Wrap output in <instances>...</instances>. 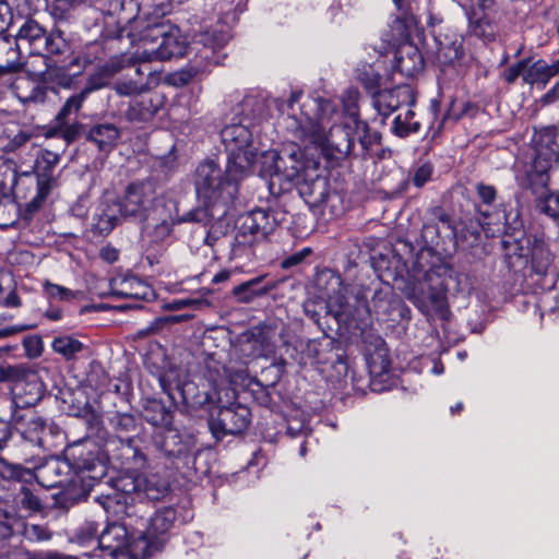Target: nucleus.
I'll use <instances>...</instances> for the list:
<instances>
[{
  "mask_svg": "<svg viewBox=\"0 0 559 559\" xmlns=\"http://www.w3.org/2000/svg\"><path fill=\"white\" fill-rule=\"evenodd\" d=\"M134 7V0H108V3L97 5L103 14L117 16L116 27H107L105 36L118 40L126 36L129 44L135 46L134 51L123 52L105 64L109 75L140 62L165 61L182 57L186 52V40L177 26L144 16L124 15L127 10L132 11Z\"/></svg>",
  "mask_w": 559,
  "mask_h": 559,
  "instance_id": "f257e3e1",
  "label": "nucleus"
},
{
  "mask_svg": "<svg viewBox=\"0 0 559 559\" xmlns=\"http://www.w3.org/2000/svg\"><path fill=\"white\" fill-rule=\"evenodd\" d=\"M221 139L227 153L225 170L214 160L201 163L194 183L199 199L228 207L238 193L239 182L253 173L258 153L252 132L242 121L225 126Z\"/></svg>",
  "mask_w": 559,
  "mask_h": 559,
  "instance_id": "f03ea898",
  "label": "nucleus"
},
{
  "mask_svg": "<svg viewBox=\"0 0 559 559\" xmlns=\"http://www.w3.org/2000/svg\"><path fill=\"white\" fill-rule=\"evenodd\" d=\"M302 97L301 90H293L286 106L288 108V117L296 120L302 126L304 120L309 122H316L320 133L324 134L323 145L325 150L330 151V154L334 158H342L349 155L353 152L355 138L352 133V123L346 120L341 126H331L329 122L334 115H336L335 106L332 102L326 99H313L309 104H302L298 110L295 105L300 102Z\"/></svg>",
  "mask_w": 559,
  "mask_h": 559,
  "instance_id": "7ed1b4c3",
  "label": "nucleus"
},
{
  "mask_svg": "<svg viewBox=\"0 0 559 559\" xmlns=\"http://www.w3.org/2000/svg\"><path fill=\"white\" fill-rule=\"evenodd\" d=\"M533 141L531 154L515 164V178L536 194L547 188L549 174L559 164V130L544 128L535 133Z\"/></svg>",
  "mask_w": 559,
  "mask_h": 559,
  "instance_id": "20e7f679",
  "label": "nucleus"
},
{
  "mask_svg": "<svg viewBox=\"0 0 559 559\" xmlns=\"http://www.w3.org/2000/svg\"><path fill=\"white\" fill-rule=\"evenodd\" d=\"M204 206L190 210L183 215L178 213V204L170 199L167 203L159 205L156 212L150 216L148 226L152 225L151 235L155 241H164L170 236L173 227L180 223L207 224L211 219L221 218L226 215L227 207L215 205L202 200Z\"/></svg>",
  "mask_w": 559,
  "mask_h": 559,
  "instance_id": "39448f33",
  "label": "nucleus"
},
{
  "mask_svg": "<svg viewBox=\"0 0 559 559\" xmlns=\"http://www.w3.org/2000/svg\"><path fill=\"white\" fill-rule=\"evenodd\" d=\"M171 198L158 191L153 180L135 181L127 186L122 198L115 203L119 213L124 217H134L141 222L150 219L159 205L167 203Z\"/></svg>",
  "mask_w": 559,
  "mask_h": 559,
  "instance_id": "423d86ee",
  "label": "nucleus"
},
{
  "mask_svg": "<svg viewBox=\"0 0 559 559\" xmlns=\"http://www.w3.org/2000/svg\"><path fill=\"white\" fill-rule=\"evenodd\" d=\"M221 393L219 391L217 401L210 411L209 418L210 430L216 440L245 431L250 424L251 416L247 406L229 402L230 399H235L234 391L225 390L226 403H224Z\"/></svg>",
  "mask_w": 559,
  "mask_h": 559,
  "instance_id": "0eeeda50",
  "label": "nucleus"
},
{
  "mask_svg": "<svg viewBox=\"0 0 559 559\" xmlns=\"http://www.w3.org/2000/svg\"><path fill=\"white\" fill-rule=\"evenodd\" d=\"M21 49L43 57L59 56L66 52L68 44L60 32L48 33L34 19H24L14 36Z\"/></svg>",
  "mask_w": 559,
  "mask_h": 559,
  "instance_id": "6e6552de",
  "label": "nucleus"
},
{
  "mask_svg": "<svg viewBox=\"0 0 559 559\" xmlns=\"http://www.w3.org/2000/svg\"><path fill=\"white\" fill-rule=\"evenodd\" d=\"M176 520L173 508H164L150 518L145 530L136 528L135 542L131 545V556L134 559L150 557L162 544L159 535L169 531Z\"/></svg>",
  "mask_w": 559,
  "mask_h": 559,
  "instance_id": "1a4fd4ad",
  "label": "nucleus"
},
{
  "mask_svg": "<svg viewBox=\"0 0 559 559\" xmlns=\"http://www.w3.org/2000/svg\"><path fill=\"white\" fill-rule=\"evenodd\" d=\"M276 226L274 213L263 209L253 210L240 217L235 240L240 246H250L259 237L265 238L272 234Z\"/></svg>",
  "mask_w": 559,
  "mask_h": 559,
  "instance_id": "9d476101",
  "label": "nucleus"
},
{
  "mask_svg": "<svg viewBox=\"0 0 559 559\" xmlns=\"http://www.w3.org/2000/svg\"><path fill=\"white\" fill-rule=\"evenodd\" d=\"M335 282L338 289L329 296L326 301L328 313L333 316L338 323L350 325L368 312L366 301L357 296L348 295L347 288L342 286L338 277L335 278Z\"/></svg>",
  "mask_w": 559,
  "mask_h": 559,
  "instance_id": "9b49d317",
  "label": "nucleus"
},
{
  "mask_svg": "<svg viewBox=\"0 0 559 559\" xmlns=\"http://www.w3.org/2000/svg\"><path fill=\"white\" fill-rule=\"evenodd\" d=\"M116 487L121 493L107 495L100 497L98 501L107 514L122 519L123 515L129 516L128 500L134 501L131 496L134 495L141 499L140 475H123L116 480Z\"/></svg>",
  "mask_w": 559,
  "mask_h": 559,
  "instance_id": "f8f14e48",
  "label": "nucleus"
},
{
  "mask_svg": "<svg viewBox=\"0 0 559 559\" xmlns=\"http://www.w3.org/2000/svg\"><path fill=\"white\" fill-rule=\"evenodd\" d=\"M136 536L129 540L126 524L112 522L102 532L98 538H95V546L107 550L111 556H118L127 550L131 555V545Z\"/></svg>",
  "mask_w": 559,
  "mask_h": 559,
  "instance_id": "ddd939ff",
  "label": "nucleus"
},
{
  "mask_svg": "<svg viewBox=\"0 0 559 559\" xmlns=\"http://www.w3.org/2000/svg\"><path fill=\"white\" fill-rule=\"evenodd\" d=\"M528 253L527 261L531 270L539 276L549 274L554 269L555 257L548 248L544 239L534 237L527 239Z\"/></svg>",
  "mask_w": 559,
  "mask_h": 559,
  "instance_id": "4468645a",
  "label": "nucleus"
},
{
  "mask_svg": "<svg viewBox=\"0 0 559 559\" xmlns=\"http://www.w3.org/2000/svg\"><path fill=\"white\" fill-rule=\"evenodd\" d=\"M153 441L155 447L167 456H179L190 447V441L183 439L179 430L171 425L155 432Z\"/></svg>",
  "mask_w": 559,
  "mask_h": 559,
  "instance_id": "2eb2a0df",
  "label": "nucleus"
},
{
  "mask_svg": "<svg viewBox=\"0 0 559 559\" xmlns=\"http://www.w3.org/2000/svg\"><path fill=\"white\" fill-rule=\"evenodd\" d=\"M111 294L122 298L150 299L152 287L136 276L116 277L110 282Z\"/></svg>",
  "mask_w": 559,
  "mask_h": 559,
  "instance_id": "dca6fc26",
  "label": "nucleus"
},
{
  "mask_svg": "<svg viewBox=\"0 0 559 559\" xmlns=\"http://www.w3.org/2000/svg\"><path fill=\"white\" fill-rule=\"evenodd\" d=\"M414 103L409 86H399L392 90L379 91L373 96V104L378 112L384 117L396 110L402 103Z\"/></svg>",
  "mask_w": 559,
  "mask_h": 559,
  "instance_id": "f3484780",
  "label": "nucleus"
},
{
  "mask_svg": "<svg viewBox=\"0 0 559 559\" xmlns=\"http://www.w3.org/2000/svg\"><path fill=\"white\" fill-rule=\"evenodd\" d=\"M69 472L68 462L50 457L36 468L34 476L41 486L53 488L62 485L63 478Z\"/></svg>",
  "mask_w": 559,
  "mask_h": 559,
  "instance_id": "a211bd4d",
  "label": "nucleus"
},
{
  "mask_svg": "<svg viewBox=\"0 0 559 559\" xmlns=\"http://www.w3.org/2000/svg\"><path fill=\"white\" fill-rule=\"evenodd\" d=\"M162 99L158 95H147L130 103L124 117L130 122H146L159 110Z\"/></svg>",
  "mask_w": 559,
  "mask_h": 559,
  "instance_id": "6ab92c4d",
  "label": "nucleus"
},
{
  "mask_svg": "<svg viewBox=\"0 0 559 559\" xmlns=\"http://www.w3.org/2000/svg\"><path fill=\"white\" fill-rule=\"evenodd\" d=\"M394 67L403 75L413 76L423 69L424 59L416 46L404 44L395 52Z\"/></svg>",
  "mask_w": 559,
  "mask_h": 559,
  "instance_id": "aec40b11",
  "label": "nucleus"
},
{
  "mask_svg": "<svg viewBox=\"0 0 559 559\" xmlns=\"http://www.w3.org/2000/svg\"><path fill=\"white\" fill-rule=\"evenodd\" d=\"M280 159V152L276 150H267L261 154L259 176L265 181L270 194L274 197L280 195V175L277 162Z\"/></svg>",
  "mask_w": 559,
  "mask_h": 559,
  "instance_id": "412c9836",
  "label": "nucleus"
},
{
  "mask_svg": "<svg viewBox=\"0 0 559 559\" xmlns=\"http://www.w3.org/2000/svg\"><path fill=\"white\" fill-rule=\"evenodd\" d=\"M21 47L11 36H0V74L16 72L23 68Z\"/></svg>",
  "mask_w": 559,
  "mask_h": 559,
  "instance_id": "4be33fe9",
  "label": "nucleus"
},
{
  "mask_svg": "<svg viewBox=\"0 0 559 559\" xmlns=\"http://www.w3.org/2000/svg\"><path fill=\"white\" fill-rule=\"evenodd\" d=\"M241 352L251 357H266L274 352L264 331L254 329L241 335Z\"/></svg>",
  "mask_w": 559,
  "mask_h": 559,
  "instance_id": "5701e85b",
  "label": "nucleus"
},
{
  "mask_svg": "<svg viewBox=\"0 0 559 559\" xmlns=\"http://www.w3.org/2000/svg\"><path fill=\"white\" fill-rule=\"evenodd\" d=\"M119 136L120 131L114 123H97L88 130L86 140L94 143L99 151L109 152Z\"/></svg>",
  "mask_w": 559,
  "mask_h": 559,
  "instance_id": "b1692460",
  "label": "nucleus"
},
{
  "mask_svg": "<svg viewBox=\"0 0 559 559\" xmlns=\"http://www.w3.org/2000/svg\"><path fill=\"white\" fill-rule=\"evenodd\" d=\"M559 73V59L548 64L545 60L539 59L530 64L527 61L523 81L527 84H542L545 86L548 81Z\"/></svg>",
  "mask_w": 559,
  "mask_h": 559,
  "instance_id": "393cba45",
  "label": "nucleus"
},
{
  "mask_svg": "<svg viewBox=\"0 0 559 559\" xmlns=\"http://www.w3.org/2000/svg\"><path fill=\"white\" fill-rule=\"evenodd\" d=\"M142 416L147 423L162 429L173 424L174 412L162 401L150 400L143 407Z\"/></svg>",
  "mask_w": 559,
  "mask_h": 559,
  "instance_id": "a878e982",
  "label": "nucleus"
},
{
  "mask_svg": "<svg viewBox=\"0 0 559 559\" xmlns=\"http://www.w3.org/2000/svg\"><path fill=\"white\" fill-rule=\"evenodd\" d=\"M57 179L56 177H46L45 174L41 176H36V194L35 197L26 204L25 216L26 218L31 217L35 212H37L46 202L47 197L49 195L52 188L56 186Z\"/></svg>",
  "mask_w": 559,
  "mask_h": 559,
  "instance_id": "bb28decb",
  "label": "nucleus"
},
{
  "mask_svg": "<svg viewBox=\"0 0 559 559\" xmlns=\"http://www.w3.org/2000/svg\"><path fill=\"white\" fill-rule=\"evenodd\" d=\"M141 499L148 500L162 499L169 489L168 483L157 474L140 475Z\"/></svg>",
  "mask_w": 559,
  "mask_h": 559,
  "instance_id": "cd10ccee",
  "label": "nucleus"
},
{
  "mask_svg": "<svg viewBox=\"0 0 559 559\" xmlns=\"http://www.w3.org/2000/svg\"><path fill=\"white\" fill-rule=\"evenodd\" d=\"M261 282V277L245 282L236 286L233 289V294L239 301L249 302L253 299V297L265 295L274 287V284H271L270 282L263 286H260Z\"/></svg>",
  "mask_w": 559,
  "mask_h": 559,
  "instance_id": "c85d7f7f",
  "label": "nucleus"
},
{
  "mask_svg": "<svg viewBox=\"0 0 559 559\" xmlns=\"http://www.w3.org/2000/svg\"><path fill=\"white\" fill-rule=\"evenodd\" d=\"M51 433L52 426H48L40 417H32L27 421L26 428L22 431V436L25 440L39 447L45 445L46 437Z\"/></svg>",
  "mask_w": 559,
  "mask_h": 559,
  "instance_id": "c756f323",
  "label": "nucleus"
},
{
  "mask_svg": "<svg viewBox=\"0 0 559 559\" xmlns=\"http://www.w3.org/2000/svg\"><path fill=\"white\" fill-rule=\"evenodd\" d=\"M96 88L97 87L95 86H85L80 92L68 97L58 111L55 120H63L66 118H72V116H75L81 110L87 96Z\"/></svg>",
  "mask_w": 559,
  "mask_h": 559,
  "instance_id": "7c9ffc66",
  "label": "nucleus"
},
{
  "mask_svg": "<svg viewBox=\"0 0 559 559\" xmlns=\"http://www.w3.org/2000/svg\"><path fill=\"white\" fill-rule=\"evenodd\" d=\"M117 213H119V207L115 206V203L112 206L107 205L96 215L95 228L103 235L109 234L119 223Z\"/></svg>",
  "mask_w": 559,
  "mask_h": 559,
  "instance_id": "2f4dec72",
  "label": "nucleus"
},
{
  "mask_svg": "<svg viewBox=\"0 0 559 559\" xmlns=\"http://www.w3.org/2000/svg\"><path fill=\"white\" fill-rule=\"evenodd\" d=\"M536 209L559 224V191L540 194L536 199Z\"/></svg>",
  "mask_w": 559,
  "mask_h": 559,
  "instance_id": "473e14b6",
  "label": "nucleus"
},
{
  "mask_svg": "<svg viewBox=\"0 0 559 559\" xmlns=\"http://www.w3.org/2000/svg\"><path fill=\"white\" fill-rule=\"evenodd\" d=\"M420 124L414 120V111L407 109L405 114H399L393 121V131L396 135L405 138L419 131Z\"/></svg>",
  "mask_w": 559,
  "mask_h": 559,
  "instance_id": "72a5a7b5",
  "label": "nucleus"
},
{
  "mask_svg": "<svg viewBox=\"0 0 559 559\" xmlns=\"http://www.w3.org/2000/svg\"><path fill=\"white\" fill-rule=\"evenodd\" d=\"M51 347L56 353L62 355L67 360H70L82 350L83 344L73 337L60 336L52 341Z\"/></svg>",
  "mask_w": 559,
  "mask_h": 559,
  "instance_id": "f704fd0d",
  "label": "nucleus"
},
{
  "mask_svg": "<svg viewBox=\"0 0 559 559\" xmlns=\"http://www.w3.org/2000/svg\"><path fill=\"white\" fill-rule=\"evenodd\" d=\"M60 160V154L50 150H43L36 158L35 171L36 176L55 177L53 169Z\"/></svg>",
  "mask_w": 559,
  "mask_h": 559,
  "instance_id": "c9c22d12",
  "label": "nucleus"
},
{
  "mask_svg": "<svg viewBox=\"0 0 559 559\" xmlns=\"http://www.w3.org/2000/svg\"><path fill=\"white\" fill-rule=\"evenodd\" d=\"M33 473L31 469L9 462L8 460L0 457V477L7 480H25L27 477H32Z\"/></svg>",
  "mask_w": 559,
  "mask_h": 559,
  "instance_id": "e433bc0d",
  "label": "nucleus"
},
{
  "mask_svg": "<svg viewBox=\"0 0 559 559\" xmlns=\"http://www.w3.org/2000/svg\"><path fill=\"white\" fill-rule=\"evenodd\" d=\"M19 205L9 198L0 199V228L4 229L15 224L19 217Z\"/></svg>",
  "mask_w": 559,
  "mask_h": 559,
  "instance_id": "4c0bfd02",
  "label": "nucleus"
},
{
  "mask_svg": "<svg viewBox=\"0 0 559 559\" xmlns=\"http://www.w3.org/2000/svg\"><path fill=\"white\" fill-rule=\"evenodd\" d=\"M55 121H56L57 132L68 143L75 141L80 136L82 124L80 122L75 121L74 118H66L63 120H55Z\"/></svg>",
  "mask_w": 559,
  "mask_h": 559,
  "instance_id": "58836bf2",
  "label": "nucleus"
},
{
  "mask_svg": "<svg viewBox=\"0 0 559 559\" xmlns=\"http://www.w3.org/2000/svg\"><path fill=\"white\" fill-rule=\"evenodd\" d=\"M380 79L381 76L371 66L364 67L357 73V80L372 96L379 92Z\"/></svg>",
  "mask_w": 559,
  "mask_h": 559,
  "instance_id": "ea45409f",
  "label": "nucleus"
},
{
  "mask_svg": "<svg viewBox=\"0 0 559 559\" xmlns=\"http://www.w3.org/2000/svg\"><path fill=\"white\" fill-rule=\"evenodd\" d=\"M109 420L117 432L128 433L136 430V420L132 414L116 412Z\"/></svg>",
  "mask_w": 559,
  "mask_h": 559,
  "instance_id": "a19ab883",
  "label": "nucleus"
},
{
  "mask_svg": "<svg viewBox=\"0 0 559 559\" xmlns=\"http://www.w3.org/2000/svg\"><path fill=\"white\" fill-rule=\"evenodd\" d=\"M358 100L359 92L356 88L349 87L343 93L342 104L346 120L358 118Z\"/></svg>",
  "mask_w": 559,
  "mask_h": 559,
  "instance_id": "79ce46f5",
  "label": "nucleus"
},
{
  "mask_svg": "<svg viewBox=\"0 0 559 559\" xmlns=\"http://www.w3.org/2000/svg\"><path fill=\"white\" fill-rule=\"evenodd\" d=\"M352 123V133L355 138V142H359L362 150H367L371 144V136L369 134L368 126L365 121H361L358 118H353L348 120Z\"/></svg>",
  "mask_w": 559,
  "mask_h": 559,
  "instance_id": "37998d69",
  "label": "nucleus"
},
{
  "mask_svg": "<svg viewBox=\"0 0 559 559\" xmlns=\"http://www.w3.org/2000/svg\"><path fill=\"white\" fill-rule=\"evenodd\" d=\"M20 503L22 508L32 511L38 512L43 509V502L38 496H36L28 487L22 486L20 493Z\"/></svg>",
  "mask_w": 559,
  "mask_h": 559,
  "instance_id": "c03bdc74",
  "label": "nucleus"
},
{
  "mask_svg": "<svg viewBox=\"0 0 559 559\" xmlns=\"http://www.w3.org/2000/svg\"><path fill=\"white\" fill-rule=\"evenodd\" d=\"M211 304L206 299L202 298H185V299H178L174 300L171 302H168L164 306L166 310L176 311L181 310L188 307H192L195 309H200L202 307H209Z\"/></svg>",
  "mask_w": 559,
  "mask_h": 559,
  "instance_id": "a18cd8bd",
  "label": "nucleus"
},
{
  "mask_svg": "<svg viewBox=\"0 0 559 559\" xmlns=\"http://www.w3.org/2000/svg\"><path fill=\"white\" fill-rule=\"evenodd\" d=\"M145 83L139 80H128L118 82L115 85V91L120 96H131L140 94L144 91Z\"/></svg>",
  "mask_w": 559,
  "mask_h": 559,
  "instance_id": "49530a36",
  "label": "nucleus"
},
{
  "mask_svg": "<svg viewBox=\"0 0 559 559\" xmlns=\"http://www.w3.org/2000/svg\"><path fill=\"white\" fill-rule=\"evenodd\" d=\"M25 537L31 542H45L51 538L50 531L39 524H29L24 528Z\"/></svg>",
  "mask_w": 559,
  "mask_h": 559,
  "instance_id": "de8ad7c7",
  "label": "nucleus"
},
{
  "mask_svg": "<svg viewBox=\"0 0 559 559\" xmlns=\"http://www.w3.org/2000/svg\"><path fill=\"white\" fill-rule=\"evenodd\" d=\"M201 40L205 46H210L213 49H217L225 46L228 43L229 35L225 32L205 33L202 35Z\"/></svg>",
  "mask_w": 559,
  "mask_h": 559,
  "instance_id": "09e8293b",
  "label": "nucleus"
},
{
  "mask_svg": "<svg viewBox=\"0 0 559 559\" xmlns=\"http://www.w3.org/2000/svg\"><path fill=\"white\" fill-rule=\"evenodd\" d=\"M80 545L85 546L88 544L95 545V538H98L97 526L95 523H86L81 527L76 535Z\"/></svg>",
  "mask_w": 559,
  "mask_h": 559,
  "instance_id": "8fccbe9b",
  "label": "nucleus"
},
{
  "mask_svg": "<svg viewBox=\"0 0 559 559\" xmlns=\"http://www.w3.org/2000/svg\"><path fill=\"white\" fill-rule=\"evenodd\" d=\"M44 287H45L46 293L51 298H55L58 300H69L73 297V293L64 286L47 282Z\"/></svg>",
  "mask_w": 559,
  "mask_h": 559,
  "instance_id": "3c124183",
  "label": "nucleus"
},
{
  "mask_svg": "<svg viewBox=\"0 0 559 559\" xmlns=\"http://www.w3.org/2000/svg\"><path fill=\"white\" fill-rule=\"evenodd\" d=\"M24 348L28 357L37 358L43 353V341L39 336H28L23 340Z\"/></svg>",
  "mask_w": 559,
  "mask_h": 559,
  "instance_id": "603ef678",
  "label": "nucleus"
},
{
  "mask_svg": "<svg viewBox=\"0 0 559 559\" xmlns=\"http://www.w3.org/2000/svg\"><path fill=\"white\" fill-rule=\"evenodd\" d=\"M432 175V166L430 164L420 165L413 176V183L420 188L425 186L431 178Z\"/></svg>",
  "mask_w": 559,
  "mask_h": 559,
  "instance_id": "864d4df0",
  "label": "nucleus"
},
{
  "mask_svg": "<svg viewBox=\"0 0 559 559\" xmlns=\"http://www.w3.org/2000/svg\"><path fill=\"white\" fill-rule=\"evenodd\" d=\"M527 60H521L504 71L503 78L508 83H513L519 76L523 78Z\"/></svg>",
  "mask_w": 559,
  "mask_h": 559,
  "instance_id": "5fc2aeb1",
  "label": "nucleus"
},
{
  "mask_svg": "<svg viewBox=\"0 0 559 559\" xmlns=\"http://www.w3.org/2000/svg\"><path fill=\"white\" fill-rule=\"evenodd\" d=\"M274 395L280 396V393L272 383L270 386L262 389L257 399L262 405L272 408L275 405Z\"/></svg>",
  "mask_w": 559,
  "mask_h": 559,
  "instance_id": "6e6d98bb",
  "label": "nucleus"
},
{
  "mask_svg": "<svg viewBox=\"0 0 559 559\" xmlns=\"http://www.w3.org/2000/svg\"><path fill=\"white\" fill-rule=\"evenodd\" d=\"M165 320L158 317L150 322L145 328L138 331L139 337H146L148 335L157 334L165 329Z\"/></svg>",
  "mask_w": 559,
  "mask_h": 559,
  "instance_id": "4d7b16f0",
  "label": "nucleus"
},
{
  "mask_svg": "<svg viewBox=\"0 0 559 559\" xmlns=\"http://www.w3.org/2000/svg\"><path fill=\"white\" fill-rule=\"evenodd\" d=\"M286 433L289 435L290 437H295L304 431L306 427V415L300 414L298 419H286Z\"/></svg>",
  "mask_w": 559,
  "mask_h": 559,
  "instance_id": "13d9d810",
  "label": "nucleus"
},
{
  "mask_svg": "<svg viewBox=\"0 0 559 559\" xmlns=\"http://www.w3.org/2000/svg\"><path fill=\"white\" fill-rule=\"evenodd\" d=\"M477 193L485 204H492L496 200L497 192L492 186L479 183L477 186Z\"/></svg>",
  "mask_w": 559,
  "mask_h": 559,
  "instance_id": "bf43d9fd",
  "label": "nucleus"
},
{
  "mask_svg": "<svg viewBox=\"0 0 559 559\" xmlns=\"http://www.w3.org/2000/svg\"><path fill=\"white\" fill-rule=\"evenodd\" d=\"M195 75V71L192 69L181 70L171 75V83L177 86H185L190 83Z\"/></svg>",
  "mask_w": 559,
  "mask_h": 559,
  "instance_id": "052dcab7",
  "label": "nucleus"
},
{
  "mask_svg": "<svg viewBox=\"0 0 559 559\" xmlns=\"http://www.w3.org/2000/svg\"><path fill=\"white\" fill-rule=\"evenodd\" d=\"M309 253H310V249L305 248V249L300 250L299 252H296V253L285 258L282 261V267L288 269V267L299 264Z\"/></svg>",
  "mask_w": 559,
  "mask_h": 559,
  "instance_id": "680f3d73",
  "label": "nucleus"
},
{
  "mask_svg": "<svg viewBox=\"0 0 559 559\" xmlns=\"http://www.w3.org/2000/svg\"><path fill=\"white\" fill-rule=\"evenodd\" d=\"M12 435L13 431L11 425L5 420L0 419V451L8 445Z\"/></svg>",
  "mask_w": 559,
  "mask_h": 559,
  "instance_id": "e2e57ef3",
  "label": "nucleus"
},
{
  "mask_svg": "<svg viewBox=\"0 0 559 559\" xmlns=\"http://www.w3.org/2000/svg\"><path fill=\"white\" fill-rule=\"evenodd\" d=\"M131 442H132V440L130 438H128L127 450L132 452L133 467L136 469L143 468L146 464V457L141 451L131 447Z\"/></svg>",
  "mask_w": 559,
  "mask_h": 559,
  "instance_id": "0e129e2a",
  "label": "nucleus"
},
{
  "mask_svg": "<svg viewBox=\"0 0 559 559\" xmlns=\"http://www.w3.org/2000/svg\"><path fill=\"white\" fill-rule=\"evenodd\" d=\"M85 2H88V0H55V8L61 12H68Z\"/></svg>",
  "mask_w": 559,
  "mask_h": 559,
  "instance_id": "69168bd1",
  "label": "nucleus"
},
{
  "mask_svg": "<svg viewBox=\"0 0 559 559\" xmlns=\"http://www.w3.org/2000/svg\"><path fill=\"white\" fill-rule=\"evenodd\" d=\"M19 376V371L15 367L10 365L0 366V382L14 380Z\"/></svg>",
  "mask_w": 559,
  "mask_h": 559,
  "instance_id": "338daca9",
  "label": "nucleus"
},
{
  "mask_svg": "<svg viewBox=\"0 0 559 559\" xmlns=\"http://www.w3.org/2000/svg\"><path fill=\"white\" fill-rule=\"evenodd\" d=\"M3 307L7 308H19L22 306V300L17 295L16 290H11L5 298H3L0 302Z\"/></svg>",
  "mask_w": 559,
  "mask_h": 559,
  "instance_id": "774afa93",
  "label": "nucleus"
}]
</instances>
